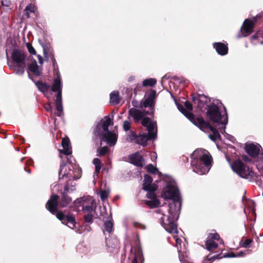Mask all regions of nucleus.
Instances as JSON below:
<instances>
[{
  "instance_id": "f03ea898",
  "label": "nucleus",
  "mask_w": 263,
  "mask_h": 263,
  "mask_svg": "<svg viewBox=\"0 0 263 263\" xmlns=\"http://www.w3.org/2000/svg\"><path fill=\"white\" fill-rule=\"evenodd\" d=\"M193 171L199 175H203L210 171L212 166V158L205 149H197L191 155Z\"/></svg>"
},
{
  "instance_id": "6ab92c4d",
  "label": "nucleus",
  "mask_w": 263,
  "mask_h": 263,
  "mask_svg": "<svg viewBox=\"0 0 263 263\" xmlns=\"http://www.w3.org/2000/svg\"><path fill=\"white\" fill-rule=\"evenodd\" d=\"M62 145L63 149L62 150H60V153H62L66 155H69L71 154L72 151L68 138H63L62 141Z\"/></svg>"
},
{
  "instance_id": "393cba45",
  "label": "nucleus",
  "mask_w": 263,
  "mask_h": 263,
  "mask_svg": "<svg viewBox=\"0 0 263 263\" xmlns=\"http://www.w3.org/2000/svg\"><path fill=\"white\" fill-rule=\"evenodd\" d=\"M120 102L119 92L114 91L110 94V103L112 105H117Z\"/></svg>"
},
{
  "instance_id": "39448f33",
  "label": "nucleus",
  "mask_w": 263,
  "mask_h": 263,
  "mask_svg": "<svg viewBox=\"0 0 263 263\" xmlns=\"http://www.w3.org/2000/svg\"><path fill=\"white\" fill-rule=\"evenodd\" d=\"M111 124V120L109 117H106L105 120L97 125L94 134L100 139L101 143L105 142L110 146H114L117 141V135L108 130V126Z\"/></svg>"
},
{
  "instance_id": "c85d7f7f",
  "label": "nucleus",
  "mask_w": 263,
  "mask_h": 263,
  "mask_svg": "<svg viewBox=\"0 0 263 263\" xmlns=\"http://www.w3.org/2000/svg\"><path fill=\"white\" fill-rule=\"evenodd\" d=\"M36 7L34 5H28L25 10L26 15L27 16V18H29L30 17V13H34L36 11Z\"/></svg>"
},
{
  "instance_id": "c9c22d12",
  "label": "nucleus",
  "mask_w": 263,
  "mask_h": 263,
  "mask_svg": "<svg viewBox=\"0 0 263 263\" xmlns=\"http://www.w3.org/2000/svg\"><path fill=\"white\" fill-rule=\"evenodd\" d=\"M108 148L107 146H103L98 150L99 153L98 155L103 156L108 152Z\"/></svg>"
},
{
  "instance_id": "473e14b6",
  "label": "nucleus",
  "mask_w": 263,
  "mask_h": 263,
  "mask_svg": "<svg viewBox=\"0 0 263 263\" xmlns=\"http://www.w3.org/2000/svg\"><path fill=\"white\" fill-rule=\"evenodd\" d=\"M94 213H85L84 216L85 221L87 223H91L93 220Z\"/></svg>"
},
{
  "instance_id": "a211bd4d",
  "label": "nucleus",
  "mask_w": 263,
  "mask_h": 263,
  "mask_svg": "<svg viewBox=\"0 0 263 263\" xmlns=\"http://www.w3.org/2000/svg\"><path fill=\"white\" fill-rule=\"evenodd\" d=\"M213 47L220 55H224L228 53V47L226 44L222 43H213Z\"/></svg>"
},
{
  "instance_id": "aec40b11",
  "label": "nucleus",
  "mask_w": 263,
  "mask_h": 263,
  "mask_svg": "<svg viewBox=\"0 0 263 263\" xmlns=\"http://www.w3.org/2000/svg\"><path fill=\"white\" fill-rule=\"evenodd\" d=\"M129 114L132 117L136 122H138L141 120L144 116V114L135 108H132L129 110Z\"/></svg>"
},
{
  "instance_id": "4468645a",
  "label": "nucleus",
  "mask_w": 263,
  "mask_h": 263,
  "mask_svg": "<svg viewBox=\"0 0 263 263\" xmlns=\"http://www.w3.org/2000/svg\"><path fill=\"white\" fill-rule=\"evenodd\" d=\"M256 20H250L246 19L241 28V32L243 36H247L252 32L254 23Z\"/></svg>"
},
{
  "instance_id": "2eb2a0df",
  "label": "nucleus",
  "mask_w": 263,
  "mask_h": 263,
  "mask_svg": "<svg viewBox=\"0 0 263 263\" xmlns=\"http://www.w3.org/2000/svg\"><path fill=\"white\" fill-rule=\"evenodd\" d=\"M58 196L56 195H51L46 204V208L52 214L57 212Z\"/></svg>"
},
{
  "instance_id": "f257e3e1",
  "label": "nucleus",
  "mask_w": 263,
  "mask_h": 263,
  "mask_svg": "<svg viewBox=\"0 0 263 263\" xmlns=\"http://www.w3.org/2000/svg\"><path fill=\"white\" fill-rule=\"evenodd\" d=\"M164 199H171L173 203L164 205L156 210L160 217L161 224L166 231L176 234L178 230L176 221L178 219L181 210V202L179 190L174 180H171L166 183L161 194Z\"/></svg>"
},
{
  "instance_id": "c03bdc74",
  "label": "nucleus",
  "mask_w": 263,
  "mask_h": 263,
  "mask_svg": "<svg viewBox=\"0 0 263 263\" xmlns=\"http://www.w3.org/2000/svg\"><path fill=\"white\" fill-rule=\"evenodd\" d=\"M252 242V240L251 239H247L243 242L242 246L244 248H247Z\"/></svg>"
},
{
  "instance_id": "1a4fd4ad",
  "label": "nucleus",
  "mask_w": 263,
  "mask_h": 263,
  "mask_svg": "<svg viewBox=\"0 0 263 263\" xmlns=\"http://www.w3.org/2000/svg\"><path fill=\"white\" fill-rule=\"evenodd\" d=\"M76 206H82L85 213H94L96 206V202L90 196H86L78 199L74 202Z\"/></svg>"
},
{
  "instance_id": "6e6552de",
  "label": "nucleus",
  "mask_w": 263,
  "mask_h": 263,
  "mask_svg": "<svg viewBox=\"0 0 263 263\" xmlns=\"http://www.w3.org/2000/svg\"><path fill=\"white\" fill-rule=\"evenodd\" d=\"M11 58L15 64V66L10 65L8 61L7 63L10 68H14L16 74L23 75L25 72L26 65L25 53L20 49H14L11 54Z\"/></svg>"
},
{
  "instance_id": "ea45409f",
  "label": "nucleus",
  "mask_w": 263,
  "mask_h": 263,
  "mask_svg": "<svg viewBox=\"0 0 263 263\" xmlns=\"http://www.w3.org/2000/svg\"><path fill=\"white\" fill-rule=\"evenodd\" d=\"M134 226L135 227H136L137 229H140L141 230H145L146 229V227L145 225H144L142 223H139L138 222H134Z\"/></svg>"
},
{
  "instance_id": "603ef678",
  "label": "nucleus",
  "mask_w": 263,
  "mask_h": 263,
  "mask_svg": "<svg viewBox=\"0 0 263 263\" xmlns=\"http://www.w3.org/2000/svg\"><path fill=\"white\" fill-rule=\"evenodd\" d=\"M45 108L47 111H51V107L50 105H48L47 106H46Z\"/></svg>"
},
{
  "instance_id": "a878e982",
  "label": "nucleus",
  "mask_w": 263,
  "mask_h": 263,
  "mask_svg": "<svg viewBox=\"0 0 263 263\" xmlns=\"http://www.w3.org/2000/svg\"><path fill=\"white\" fill-rule=\"evenodd\" d=\"M219 255H214L212 257H210L209 255L207 256L206 259L204 260V263H207L208 261L215 259L216 258H231V257H235V254L233 252H230L224 254L223 256L219 257Z\"/></svg>"
},
{
  "instance_id": "58836bf2",
  "label": "nucleus",
  "mask_w": 263,
  "mask_h": 263,
  "mask_svg": "<svg viewBox=\"0 0 263 263\" xmlns=\"http://www.w3.org/2000/svg\"><path fill=\"white\" fill-rule=\"evenodd\" d=\"M27 49L28 50V51L30 52L31 54H36V51L34 49V48L32 46L31 44L29 43H27L26 44Z\"/></svg>"
},
{
  "instance_id": "6e6d98bb",
  "label": "nucleus",
  "mask_w": 263,
  "mask_h": 263,
  "mask_svg": "<svg viewBox=\"0 0 263 263\" xmlns=\"http://www.w3.org/2000/svg\"><path fill=\"white\" fill-rule=\"evenodd\" d=\"M258 33H257V35H253V36L252 37V40H255V39H256L258 37Z\"/></svg>"
},
{
  "instance_id": "bb28decb",
  "label": "nucleus",
  "mask_w": 263,
  "mask_h": 263,
  "mask_svg": "<svg viewBox=\"0 0 263 263\" xmlns=\"http://www.w3.org/2000/svg\"><path fill=\"white\" fill-rule=\"evenodd\" d=\"M206 248L209 251H212L218 247V244L212 239L208 238L205 242Z\"/></svg>"
},
{
  "instance_id": "0eeeda50",
  "label": "nucleus",
  "mask_w": 263,
  "mask_h": 263,
  "mask_svg": "<svg viewBox=\"0 0 263 263\" xmlns=\"http://www.w3.org/2000/svg\"><path fill=\"white\" fill-rule=\"evenodd\" d=\"M152 177L148 175H145L143 180V189L147 191L146 197L149 199L145 200V203L150 208H154L158 206L160 202L157 198L155 193L157 189V186L152 183Z\"/></svg>"
},
{
  "instance_id": "7ed1b4c3",
  "label": "nucleus",
  "mask_w": 263,
  "mask_h": 263,
  "mask_svg": "<svg viewBox=\"0 0 263 263\" xmlns=\"http://www.w3.org/2000/svg\"><path fill=\"white\" fill-rule=\"evenodd\" d=\"M206 115L216 126H219L221 132H225L226 125L228 123L227 110L221 102H213L207 107Z\"/></svg>"
},
{
  "instance_id": "864d4df0",
  "label": "nucleus",
  "mask_w": 263,
  "mask_h": 263,
  "mask_svg": "<svg viewBox=\"0 0 263 263\" xmlns=\"http://www.w3.org/2000/svg\"><path fill=\"white\" fill-rule=\"evenodd\" d=\"M137 257L138 256L137 255L135 256L133 260L132 263H138Z\"/></svg>"
},
{
  "instance_id": "412c9836",
  "label": "nucleus",
  "mask_w": 263,
  "mask_h": 263,
  "mask_svg": "<svg viewBox=\"0 0 263 263\" xmlns=\"http://www.w3.org/2000/svg\"><path fill=\"white\" fill-rule=\"evenodd\" d=\"M36 86L39 90L42 91L47 97H50L48 93V90L50 87L49 85L41 82H37L36 83Z\"/></svg>"
},
{
  "instance_id": "4c0bfd02",
  "label": "nucleus",
  "mask_w": 263,
  "mask_h": 263,
  "mask_svg": "<svg viewBox=\"0 0 263 263\" xmlns=\"http://www.w3.org/2000/svg\"><path fill=\"white\" fill-rule=\"evenodd\" d=\"M154 101L151 98H147L144 102L143 105L144 107L151 106L153 104Z\"/></svg>"
},
{
  "instance_id": "7c9ffc66",
  "label": "nucleus",
  "mask_w": 263,
  "mask_h": 263,
  "mask_svg": "<svg viewBox=\"0 0 263 263\" xmlns=\"http://www.w3.org/2000/svg\"><path fill=\"white\" fill-rule=\"evenodd\" d=\"M93 163L95 165V172L98 174L101 168V161L98 158H95L93 160Z\"/></svg>"
},
{
  "instance_id": "e433bc0d",
  "label": "nucleus",
  "mask_w": 263,
  "mask_h": 263,
  "mask_svg": "<svg viewBox=\"0 0 263 263\" xmlns=\"http://www.w3.org/2000/svg\"><path fill=\"white\" fill-rule=\"evenodd\" d=\"M147 171L155 174L157 171V169L153 165L150 164L146 166Z\"/></svg>"
},
{
  "instance_id": "dca6fc26",
  "label": "nucleus",
  "mask_w": 263,
  "mask_h": 263,
  "mask_svg": "<svg viewBox=\"0 0 263 263\" xmlns=\"http://www.w3.org/2000/svg\"><path fill=\"white\" fill-rule=\"evenodd\" d=\"M57 78L54 80L51 87V90L53 92H57L56 97H59L60 96L61 97H62V85L59 72L57 73Z\"/></svg>"
},
{
  "instance_id": "bf43d9fd",
  "label": "nucleus",
  "mask_w": 263,
  "mask_h": 263,
  "mask_svg": "<svg viewBox=\"0 0 263 263\" xmlns=\"http://www.w3.org/2000/svg\"><path fill=\"white\" fill-rule=\"evenodd\" d=\"M260 43L262 44H263V42H261Z\"/></svg>"
},
{
  "instance_id": "ddd939ff",
  "label": "nucleus",
  "mask_w": 263,
  "mask_h": 263,
  "mask_svg": "<svg viewBox=\"0 0 263 263\" xmlns=\"http://www.w3.org/2000/svg\"><path fill=\"white\" fill-rule=\"evenodd\" d=\"M57 217L63 224L67 225L70 229H73L76 228V221L73 216L65 215L62 212H58Z\"/></svg>"
},
{
  "instance_id": "5fc2aeb1",
  "label": "nucleus",
  "mask_w": 263,
  "mask_h": 263,
  "mask_svg": "<svg viewBox=\"0 0 263 263\" xmlns=\"http://www.w3.org/2000/svg\"><path fill=\"white\" fill-rule=\"evenodd\" d=\"M151 157L152 158H156V154L155 153H154L151 154Z\"/></svg>"
},
{
  "instance_id": "37998d69",
  "label": "nucleus",
  "mask_w": 263,
  "mask_h": 263,
  "mask_svg": "<svg viewBox=\"0 0 263 263\" xmlns=\"http://www.w3.org/2000/svg\"><path fill=\"white\" fill-rule=\"evenodd\" d=\"M130 123L128 121H125L123 123V128L125 131L130 129Z\"/></svg>"
},
{
  "instance_id": "f704fd0d",
  "label": "nucleus",
  "mask_w": 263,
  "mask_h": 263,
  "mask_svg": "<svg viewBox=\"0 0 263 263\" xmlns=\"http://www.w3.org/2000/svg\"><path fill=\"white\" fill-rule=\"evenodd\" d=\"M247 206L250 209V211L254 212L255 203L252 200H248L246 203Z\"/></svg>"
},
{
  "instance_id": "f3484780",
  "label": "nucleus",
  "mask_w": 263,
  "mask_h": 263,
  "mask_svg": "<svg viewBox=\"0 0 263 263\" xmlns=\"http://www.w3.org/2000/svg\"><path fill=\"white\" fill-rule=\"evenodd\" d=\"M129 161L132 164L137 166L141 167L144 164V159L139 153H136L130 155L129 157Z\"/></svg>"
},
{
  "instance_id": "cd10ccee",
  "label": "nucleus",
  "mask_w": 263,
  "mask_h": 263,
  "mask_svg": "<svg viewBox=\"0 0 263 263\" xmlns=\"http://www.w3.org/2000/svg\"><path fill=\"white\" fill-rule=\"evenodd\" d=\"M157 80L154 78H149L144 80L142 84L143 86H154L156 84Z\"/></svg>"
},
{
  "instance_id": "de8ad7c7",
  "label": "nucleus",
  "mask_w": 263,
  "mask_h": 263,
  "mask_svg": "<svg viewBox=\"0 0 263 263\" xmlns=\"http://www.w3.org/2000/svg\"><path fill=\"white\" fill-rule=\"evenodd\" d=\"M138 257H139V259L142 262L143 261V255L142 254V253L141 252V251H139L138 252Z\"/></svg>"
},
{
  "instance_id": "13d9d810",
  "label": "nucleus",
  "mask_w": 263,
  "mask_h": 263,
  "mask_svg": "<svg viewBox=\"0 0 263 263\" xmlns=\"http://www.w3.org/2000/svg\"><path fill=\"white\" fill-rule=\"evenodd\" d=\"M28 173H30V170L27 171Z\"/></svg>"
},
{
  "instance_id": "09e8293b",
  "label": "nucleus",
  "mask_w": 263,
  "mask_h": 263,
  "mask_svg": "<svg viewBox=\"0 0 263 263\" xmlns=\"http://www.w3.org/2000/svg\"><path fill=\"white\" fill-rule=\"evenodd\" d=\"M244 255V253L242 251H240L237 254H235V257H242Z\"/></svg>"
},
{
  "instance_id": "2f4dec72",
  "label": "nucleus",
  "mask_w": 263,
  "mask_h": 263,
  "mask_svg": "<svg viewBox=\"0 0 263 263\" xmlns=\"http://www.w3.org/2000/svg\"><path fill=\"white\" fill-rule=\"evenodd\" d=\"M71 201V199L67 196H63L62 198L61 204L63 206H67Z\"/></svg>"
},
{
  "instance_id": "3c124183",
  "label": "nucleus",
  "mask_w": 263,
  "mask_h": 263,
  "mask_svg": "<svg viewBox=\"0 0 263 263\" xmlns=\"http://www.w3.org/2000/svg\"><path fill=\"white\" fill-rule=\"evenodd\" d=\"M37 57H38V60H39V62L40 64H41V65L43 64V59L42 57L40 55H38Z\"/></svg>"
},
{
  "instance_id": "5701e85b",
  "label": "nucleus",
  "mask_w": 263,
  "mask_h": 263,
  "mask_svg": "<svg viewBox=\"0 0 263 263\" xmlns=\"http://www.w3.org/2000/svg\"><path fill=\"white\" fill-rule=\"evenodd\" d=\"M55 106L57 110L56 115L61 117L63 115V108L62 106V97H56Z\"/></svg>"
},
{
  "instance_id": "79ce46f5",
  "label": "nucleus",
  "mask_w": 263,
  "mask_h": 263,
  "mask_svg": "<svg viewBox=\"0 0 263 263\" xmlns=\"http://www.w3.org/2000/svg\"><path fill=\"white\" fill-rule=\"evenodd\" d=\"M208 238L212 239L213 240H218L220 238V236L217 233L210 234Z\"/></svg>"
},
{
  "instance_id": "49530a36",
  "label": "nucleus",
  "mask_w": 263,
  "mask_h": 263,
  "mask_svg": "<svg viewBox=\"0 0 263 263\" xmlns=\"http://www.w3.org/2000/svg\"><path fill=\"white\" fill-rule=\"evenodd\" d=\"M10 3V2L9 1H7V0L3 1L2 2V5L3 6H5L7 7L9 6Z\"/></svg>"
},
{
  "instance_id": "8fccbe9b",
  "label": "nucleus",
  "mask_w": 263,
  "mask_h": 263,
  "mask_svg": "<svg viewBox=\"0 0 263 263\" xmlns=\"http://www.w3.org/2000/svg\"><path fill=\"white\" fill-rule=\"evenodd\" d=\"M52 61L53 66L55 68V67L57 66V64H56L55 59H54L53 55L52 56Z\"/></svg>"
},
{
  "instance_id": "9d476101",
  "label": "nucleus",
  "mask_w": 263,
  "mask_h": 263,
  "mask_svg": "<svg viewBox=\"0 0 263 263\" xmlns=\"http://www.w3.org/2000/svg\"><path fill=\"white\" fill-rule=\"evenodd\" d=\"M231 168L234 172L242 178H247L253 176L252 170L240 160H236L231 164Z\"/></svg>"
},
{
  "instance_id": "4be33fe9",
  "label": "nucleus",
  "mask_w": 263,
  "mask_h": 263,
  "mask_svg": "<svg viewBox=\"0 0 263 263\" xmlns=\"http://www.w3.org/2000/svg\"><path fill=\"white\" fill-rule=\"evenodd\" d=\"M174 238L176 241V247L178 248V251L179 254V256H181L180 253L183 254L185 252L186 248L185 244L183 243L182 246V240L179 238H178V236L176 235L174 236Z\"/></svg>"
},
{
  "instance_id": "b1692460",
  "label": "nucleus",
  "mask_w": 263,
  "mask_h": 263,
  "mask_svg": "<svg viewBox=\"0 0 263 263\" xmlns=\"http://www.w3.org/2000/svg\"><path fill=\"white\" fill-rule=\"evenodd\" d=\"M28 69L31 72L36 76H40L42 73L41 69L37 65L36 62L35 60L29 65Z\"/></svg>"
},
{
  "instance_id": "f8f14e48",
  "label": "nucleus",
  "mask_w": 263,
  "mask_h": 263,
  "mask_svg": "<svg viewBox=\"0 0 263 263\" xmlns=\"http://www.w3.org/2000/svg\"><path fill=\"white\" fill-rule=\"evenodd\" d=\"M246 152L253 157H258L260 161L262 160V148L258 144L247 143L245 146Z\"/></svg>"
},
{
  "instance_id": "20e7f679",
  "label": "nucleus",
  "mask_w": 263,
  "mask_h": 263,
  "mask_svg": "<svg viewBox=\"0 0 263 263\" xmlns=\"http://www.w3.org/2000/svg\"><path fill=\"white\" fill-rule=\"evenodd\" d=\"M178 109L194 125L198 126L203 132L209 134V138L213 141H215L220 138L218 132L209 123L205 122L202 118H195L192 113L186 111L182 105H177Z\"/></svg>"
},
{
  "instance_id": "9b49d317",
  "label": "nucleus",
  "mask_w": 263,
  "mask_h": 263,
  "mask_svg": "<svg viewBox=\"0 0 263 263\" xmlns=\"http://www.w3.org/2000/svg\"><path fill=\"white\" fill-rule=\"evenodd\" d=\"M68 168L69 171L67 173V166L66 165L62 162L60 166V169L59 171V176L60 179L64 178V177H67L69 179L72 178L74 179H78L80 177V170L78 167L75 169V171H72L70 170V166L68 165Z\"/></svg>"
},
{
  "instance_id": "4d7b16f0",
  "label": "nucleus",
  "mask_w": 263,
  "mask_h": 263,
  "mask_svg": "<svg viewBox=\"0 0 263 263\" xmlns=\"http://www.w3.org/2000/svg\"><path fill=\"white\" fill-rule=\"evenodd\" d=\"M243 159L245 160H246V161H248V162H250V159L248 158V157L247 156H245L243 157Z\"/></svg>"
},
{
  "instance_id": "a18cd8bd",
  "label": "nucleus",
  "mask_w": 263,
  "mask_h": 263,
  "mask_svg": "<svg viewBox=\"0 0 263 263\" xmlns=\"http://www.w3.org/2000/svg\"><path fill=\"white\" fill-rule=\"evenodd\" d=\"M156 97V91L155 90H152L148 97V98H151L154 101V98Z\"/></svg>"
},
{
  "instance_id": "423d86ee",
  "label": "nucleus",
  "mask_w": 263,
  "mask_h": 263,
  "mask_svg": "<svg viewBox=\"0 0 263 263\" xmlns=\"http://www.w3.org/2000/svg\"><path fill=\"white\" fill-rule=\"evenodd\" d=\"M142 124L146 127L148 134H142L137 136L134 134H133L131 135L130 139L134 140L139 144L145 146L148 140L155 139L156 138V122L151 121L148 118H144L142 120Z\"/></svg>"
},
{
  "instance_id": "c756f323",
  "label": "nucleus",
  "mask_w": 263,
  "mask_h": 263,
  "mask_svg": "<svg viewBox=\"0 0 263 263\" xmlns=\"http://www.w3.org/2000/svg\"><path fill=\"white\" fill-rule=\"evenodd\" d=\"M104 227L106 231L108 233H110L112 231L113 223L110 220H108L105 221Z\"/></svg>"
},
{
  "instance_id": "a19ab883",
  "label": "nucleus",
  "mask_w": 263,
  "mask_h": 263,
  "mask_svg": "<svg viewBox=\"0 0 263 263\" xmlns=\"http://www.w3.org/2000/svg\"><path fill=\"white\" fill-rule=\"evenodd\" d=\"M185 106L186 108V111L191 112L193 109V107L191 103L189 101H186L185 102Z\"/></svg>"
},
{
  "instance_id": "72a5a7b5",
  "label": "nucleus",
  "mask_w": 263,
  "mask_h": 263,
  "mask_svg": "<svg viewBox=\"0 0 263 263\" xmlns=\"http://www.w3.org/2000/svg\"><path fill=\"white\" fill-rule=\"evenodd\" d=\"M109 195L108 190H102L100 192V198L102 201L105 200Z\"/></svg>"
}]
</instances>
